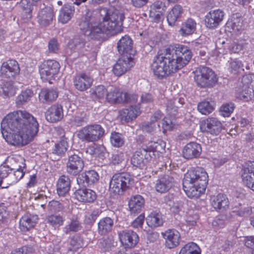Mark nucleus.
I'll return each instance as SVG.
<instances>
[{"label": "nucleus", "instance_id": "nucleus-27", "mask_svg": "<svg viewBox=\"0 0 254 254\" xmlns=\"http://www.w3.org/2000/svg\"><path fill=\"white\" fill-rule=\"evenodd\" d=\"M201 152L199 144L191 142L188 143L184 147L183 155L184 158L190 159L198 157Z\"/></svg>", "mask_w": 254, "mask_h": 254}, {"label": "nucleus", "instance_id": "nucleus-54", "mask_svg": "<svg viewBox=\"0 0 254 254\" xmlns=\"http://www.w3.org/2000/svg\"><path fill=\"white\" fill-rule=\"evenodd\" d=\"M47 210L52 213L62 212L64 209L63 203L59 201L52 200L49 201L47 205Z\"/></svg>", "mask_w": 254, "mask_h": 254}, {"label": "nucleus", "instance_id": "nucleus-25", "mask_svg": "<svg viewBox=\"0 0 254 254\" xmlns=\"http://www.w3.org/2000/svg\"><path fill=\"white\" fill-rule=\"evenodd\" d=\"M174 182L173 177L169 175H164L159 177L155 184V190L160 193L168 191L173 186Z\"/></svg>", "mask_w": 254, "mask_h": 254}, {"label": "nucleus", "instance_id": "nucleus-44", "mask_svg": "<svg viewBox=\"0 0 254 254\" xmlns=\"http://www.w3.org/2000/svg\"><path fill=\"white\" fill-rule=\"evenodd\" d=\"M65 220L64 216L57 214H50L46 218L47 223L55 228L62 226Z\"/></svg>", "mask_w": 254, "mask_h": 254}, {"label": "nucleus", "instance_id": "nucleus-24", "mask_svg": "<svg viewBox=\"0 0 254 254\" xmlns=\"http://www.w3.org/2000/svg\"><path fill=\"white\" fill-rule=\"evenodd\" d=\"M93 81V78L89 74L82 73L75 77L74 85L78 90L83 91L91 86Z\"/></svg>", "mask_w": 254, "mask_h": 254}, {"label": "nucleus", "instance_id": "nucleus-4", "mask_svg": "<svg viewBox=\"0 0 254 254\" xmlns=\"http://www.w3.org/2000/svg\"><path fill=\"white\" fill-rule=\"evenodd\" d=\"M162 54L173 73L186 66L192 57L189 48L180 44L170 46Z\"/></svg>", "mask_w": 254, "mask_h": 254}, {"label": "nucleus", "instance_id": "nucleus-26", "mask_svg": "<svg viewBox=\"0 0 254 254\" xmlns=\"http://www.w3.org/2000/svg\"><path fill=\"white\" fill-rule=\"evenodd\" d=\"M76 199L81 202L91 203L96 198V193L90 189H78L74 192Z\"/></svg>", "mask_w": 254, "mask_h": 254}, {"label": "nucleus", "instance_id": "nucleus-22", "mask_svg": "<svg viewBox=\"0 0 254 254\" xmlns=\"http://www.w3.org/2000/svg\"><path fill=\"white\" fill-rule=\"evenodd\" d=\"M117 48L121 54L128 55L133 58L134 51L132 49V41L128 36L125 35L122 37L118 42Z\"/></svg>", "mask_w": 254, "mask_h": 254}, {"label": "nucleus", "instance_id": "nucleus-12", "mask_svg": "<svg viewBox=\"0 0 254 254\" xmlns=\"http://www.w3.org/2000/svg\"><path fill=\"white\" fill-rule=\"evenodd\" d=\"M36 5L39 8L37 20L41 26H47L51 24L54 17L52 8L45 5L41 0L37 1Z\"/></svg>", "mask_w": 254, "mask_h": 254}, {"label": "nucleus", "instance_id": "nucleus-56", "mask_svg": "<svg viewBox=\"0 0 254 254\" xmlns=\"http://www.w3.org/2000/svg\"><path fill=\"white\" fill-rule=\"evenodd\" d=\"M110 141L111 144L116 147H120L123 146L125 143V140L123 135L121 133L116 132L111 133Z\"/></svg>", "mask_w": 254, "mask_h": 254}, {"label": "nucleus", "instance_id": "nucleus-19", "mask_svg": "<svg viewBox=\"0 0 254 254\" xmlns=\"http://www.w3.org/2000/svg\"><path fill=\"white\" fill-rule=\"evenodd\" d=\"M224 16V12L220 9L211 10L205 16L206 27L210 29L216 28L222 21Z\"/></svg>", "mask_w": 254, "mask_h": 254}, {"label": "nucleus", "instance_id": "nucleus-1", "mask_svg": "<svg viewBox=\"0 0 254 254\" xmlns=\"http://www.w3.org/2000/svg\"><path fill=\"white\" fill-rule=\"evenodd\" d=\"M36 119L25 111L9 113L1 123V133L6 141L13 145H24L31 141L38 131Z\"/></svg>", "mask_w": 254, "mask_h": 254}, {"label": "nucleus", "instance_id": "nucleus-47", "mask_svg": "<svg viewBox=\"0 0 254 254\" xmlns=\"http://www.w3.org/2000/svg\"><path fill=\"white\" fill-rule=\"evenodd\" d=\"M108 87L103 85H98L92 88L90 94L93 98L97 99H106Z\"/></svg>", "mask_w": 254, "mask_h": 254}, {"label": "nucleus", "instance_id": "nucleus-3", "mask_svg": "<svg viewBox=\"0 0 254 254\" xmlns=\"http://www.w3.org/2000/svg\"><path fill=\"white\" fill-rule=\"evenodd\" d=\"M208 182V176L205 170L197 167L189 170L183 182V189L187 196L197 198L203 193Z\"/></svg>", "mask_w": 254, "mask_h": 254}, {"label": "nucleus", "instance_id": "nucleus-64", "mask_svg": "<svg viewBox=\"0 0 254 254\" xmlns=\"http://www.w3.org/2000/svg\"><path fill=\"white\" fill-rule=\"evenodd\" d=\"M144 215L143 214L139 215L131 223V226L134 228H141L144 221Z\"/></svg>", "mask_w": 254, "mask_h": 254}, {"label": "nucleus", "instance_id": "nucleus-21", "mask_svg": "<svg viewBox=\"0 0 254 254\" xmlns=\"http://www.w3.org/2000/svg\"><path fill=\"white\" fill-rule=\"evenodd\" d=\"M254 162L247 163L242 170V181L246 186L252 190V187L254 186Z\"/></svg>", "mask_w": 254, "mask_h": 254}, {"label": "nucleus", "instance_id": "nucleus-8", "mask_svg": "<svg viewBox=\"0 0 254 254\" xmlns=\"http://www.w3.org/2000/svg\"><path fill=\"white\" fill-rule=\"evenodd\" d=\"M197 85L200 87H212L217 82V77L210 68L202 66L196 71L194 77Z\"/></svg>", "mask_w": 254, "mask_h": 254}, {"label": "nucleus", "instance_id": "nucleus-7", "mask_svg": "<svg viewBox=\"0 0 254 254\" xmlns=\"http://www.w3.org/2000/svg\"><path fill=\"white\" fill-rule=\"evenodd\" d=\"M104 128L99 124L87 125L78 131L79 138L87 142H95L105 134Z\"/></svg>", "mask_w": 254, "mask_h": 254}, {"label": "nucleus", "instance_id": "nucleus-16", "mask_svg": "<svg viewBox=\"0 0 254 254\" xmlns=\"http://www.w3.org/2000/svg\"><path fill=\"white\" fill-rule=\"evenodd\" d=\"M20 71L18 63L15 60H8L2 63L0 68V75L3 78L15 77Z\"/></svg>", "mask_w": 254, "mask_h": 254}, {"label": "nucleus", "instance_id": "nucleus-37", "mask_svg": "<svg viewBox=\"0 0 254 254\" xmlns=\"http://www.w3.org/2000/svg\"><path fill=\"white\" fill-rule=\"evenodd\" d=\"M58 96V92L53 89L44 88L39 93V100L43 103L53 102Z\"/></svg>", "mask_w": 254, "mask_h": 254}, {"label": "nucleus", "instance_id": "nucleus-17", "mask_svg": "<svg viewBox=\"0 0 254 254\" xmlns=\"http://www.w3.org/2000/svg\"><path fill=\"white\" fill-rule=\"evenodd\" d=\"M99 178V175L95 171L89 170L79 174L76 181L80 187L86 188L96 183Z\"/></svg>", "mask_w": 254, "mask_h": 254}, {"label": "nucleus", "instance_id": "nucleus-45", "mask_svg": "<svg viewBox=\"0 0 254 254\" xmlns=\"http://www.w3.org/2000/svg\"><path fill=\"white\" fill-rule=\"evenodd\" d=\"M143 146L148 154H150L151 152L154 151L161 152L164 150L165 145L163 141L158 140L157 141H150L147 145Z\"/></svg>", "mask_w": 254, "mask_h": 254}, {"label": "nucleus", "instance_id": "nucleus-39", "mask_svg": "<svg viewBox=\"0 0 254 254\" xmlns=\"http://www.w3.org/2000/svg\"><path fill=\"white\" fill-rule=\"evenodd\" d=\"M34 95L33 91L32 89L27 88L21 91L16 98L15 103L16 106L21 108L27 104Z\"/></svg>", "mask_w": 254, "mask_h": 254}, {"label": "nucleus", "instance_id": "nucleus-31", "mask_svg": "<svg viewBox=\"0 0 254 254\" xmlns=\"http://www.w3.org/2000/svg\"><path fill=\"white\" fill-rule=\"evenodd\" d=\"M70 188V181L67 176L63 175L58 180L57 185V190L60 196H66Z\"/></svg>", "mask_w": 254, "mask_h": 254}, {"label": "nucleus", "instance_id": "nucleus-58", "mask_svg": "<svg viewBox=\"0 0 254 254\" xmlns=\"http://www.w3.org/2000/svg\"><path fill=\"white\" fill-rule=\"evenodd\" d=\"M234 108V104L230 103L222 106L220 111L224 117H229L233 112Z\"/></svg>", "mask_w": 254, "mask_h": 254}, {"label": "nucleus", "instance_id": "nucleus-51", "mask_svg": "<svg viewBox=\"0 0 254 254\" xmlns=\"http://www.w3.org/2000/svg\"><path fill=\"white\" fill-rule=\"evenodd\" d=\"M105 147L102 145L93 144L87 148V152L89 154L98 157H103L104 156Z\"/></svg>", "mask_w": 254, "mask_h": 254}, {"label": "nucleus", "instance_id": "nucleus-36", "mask_svg": "<svg viewBox=\"0 0 254 254\" xmlns=\"http://www.w3.org/2000/svg\"><path fill=\"white\" fill-rule=\"evenodd\" d=\"M114 220L109 217H105L100 220L98 223V233L102 235H105L112 230Z\"/></svg>", "mask_w": 254, "mask_h": 254}, {"label": "nucleus", "instance_id": "nucleus-41", "mask_svg": "<svg viewBox=\"0 0 254 254\" xmlns=\"http://www.w3.org/2000/svg\"><path fill=\"white\" fill-rule=\"evenodd\" d=\"M140 113V108L137 106H130L128 108L124 109L121 112V116L127 122L135 119Z\"/></svg>", "mask_w": 254, "mask_h": 254}, {"label": "nucleus", "instance_id": "nucleus-20", "mask_svg": "<svg viewBox=\"0 0 254 254\" xmlns=\"http://www.w3.org/2000/svg\"><path fill=\"white\" fill-rule=\"evenodd\" d=\"M163 235L165 240L166 246L168 248L173 249L180 244L181 235L176 229H168L163 234Z\"/></svg>", "mask_w": 254, "mask_h": 254}, {"label": "nucleus", "instance_id": "nucleus-52", "mask_svg": "<svg viewBox=\"0 0 254 254\" xmlns=\"http://www.w3.org/2000/svg\"><path fill=\"white\" fill-rule=\"evenodd\" d=\"M102 212V210L99 208L88 211L85 216V223L87 224H92Z\"/></svg>", "mask_w": 254, "mask_h": 254}, {"label": "nucleus", "instance_id": "nucleus-9", "mask_svg": "<svg viewBox=\"0 0 254 254\" xmlns=\"http://www.w3.org/2000/svg\"><path fill=\"white\" fill-rule=\"evenodd\" d=\"M68 160L66 162V172L71 176H76L81 172L84 166L83 159L77 151L67 152Z\"/></svg>", "mask_w": 254, "mask_h": 254}, {"label": "nucleus", "instance_id": "nucleus-63", "mask_svg": "<svg viewBox=\"0 0 254 254\" xmlns=\"http://www.w3.org/2000/svg\"><path fill=\"white\" fill-rule=\"evenodd\" d=\"M124 159L125 155L123 152L114 154L111 157V161L115 165L121 163Z\"/></svg>", "mask_w": 254, "mask_h": 254}, {"label": "nucleus", "instance_id": "nucleus-14", "mask_svg": "<svg viewBox=\"0 0 254 254\" xmlns=\"http://www.w3.org/2000/svg\"><path fill=\"white\" fill-rule=\"evenodd\" d=\"M134 64L133 58L128 55H123L114 64L113 72L116 76H120L130 70Z\"/></svg>", "mask_w": 254, "mask_h": 254}, {"label": "nucleus", "instance_id": "nucleus-23", "mask_svg": "<svg viewBox=\"0 0 254 254\" xmlns=\"http://www.w3.org/2000/svg\"><path fill=\"white\" fill-rule=\"evenodd\" d=\"M45 117L46 120L50 123L61 121L64 117L63 107L59 104L53 105L47 110Z\"/></svg>", "mask_w": 254, "mask_h": 254}, {"label": "nucleus", "instance_id": "nucleus-32", "mask_svg": "<svg viewBox=\"0 0 254 254\" xmlns=\"http://www.w3.org/2000/svg\"><path fill=\"white\" fill-rule=\"evenodd\" d=\"M144 199L140 195L131 197L128 202V206L131 213H140L144 207Z\"/></svg>", "mask_w": 254, "mask_h": 254}, {"label": "nucleus", "instance_id": "nucleus-18", "mask_svg": "<svg viewBox=\"0 0 254 254\" xmlns=\"http://www.w3.org/2000/svg\"><path fill=\"white\" fill-rule=\"evenodd\" d=\"M201 128L203 131L211 134L217 135L221 131L222 125L221 123L215 118H208L201 123Z\"/></svg>", "mask_w": 254, "mask_h": 254}, {"label": "nucleus", "instance_id": "nucleus-28", "mask_svg": "<svg viewBox=\"0 0 254 254\" xmlns=\"http://www.w3.org/2000/svg\"><path fill=\"white\" fill-rule=\"evenodd\" d=\"M38 220V216L29 213L25 214L19 221V228L22 232H27L34 227Z\"/></svg>", "mask_w": 254, "mask_h": 254}, {"label": "nucleus", "instance_id": "nucleus-15", "mask_svg": "<svg viewBox=\"0 0 254 254\" xmlns=\"http://www.w3.org/2000/svg\"><path fill=\"white\" fill-rule=\"evenodd\" d=\"M121 244L126 248L134 247L138 242V235L131 230H124L118 232Z\"/></svg>", "mask_w": 254, "mask_h": 254}, {"label": "nucleus", "instance_id": "nucleus-29", "mask_svg": "<svg viewBox=\"0 0 254 254\" xmlns=\"http://www.w3.org/2000/svg\"><path fill=\"white\" fill-rule=\"evenodd\" d=\"M151 154H148L142 146L133 154L131 159L132 165L137 168H141L144 165V159H148Z\"/></svg>", "mask_w": 254, "mask_h": 254}, {"label": "nucleus", "instance_id": "nucleus-35", "mask_svg": "<svg viewBox=\"0 0 254 254\" xmlns=\"http://www.w3.org/2000/svg\"><path fill=\"white\" fill-rule=\"evenodd\" d=\"M164 222V220L161 213L157 211L151 212L146 218L147 225L152 228L162 226Z\"/></svg>", "mask_w": 254, "mask_h": 254}, {"label": "nucleus", "instance_id": "nucleus-48", "mask_svg": "<svg viewBox=\"0 0 254 254\" xmlns=\"http://www.w3.org/2000/svg\"><path fill=\"white\" fill-rule=\"evenodd\" d=\"M162 117L163 114L160 111L156 112L150 119V125L144 127V130L151 132L156 129V126L159 127L160 125L158 122Z\"/></svg>", "mask_w": 254, "mask_h": 254}, {"label": "nucleus", "instance_id": "nucleus-30", "mask_svg": "<svg viewBox=\"0 0 254 254\" xmlns=\"http://www.w3.org/2000/svg\"><path fill=\"white\" fill-rule=\"evenodd\" d=\"M211 206L216 210H223L229 206V200L226 195L219 193L216 196H213L211 199Z\"/></svg>", "mask_w": 254, "mask_h": 254}, {"label": "nucleus", "instance_id": "nucleus-11", "mask_svg": "<svg viewBox=\"0 0 254 254\" xmlns=\"http://www.w3.org/2000/svg\"><path fill=\"white\" fill-rule=\"evenodd\" d=\"M151 69L156 76L163 78L173 73L163 54L156 56L151 64Z\"/></svg>", "mask_w": 254, "mask_h": 254}, {"label": "nucleus", "instance_id": "nucleus-53", "mask_svg": "<svg viewBox=\"0 0 254 254\" xmlns=\"http://www.w3.org/2000/svg\"><path fill=\"white\" fill-rule=\"evenodd\" d=\"M81 228L82 226L78 220L77 219H72L68 225L64 227L63 231L66 234H68L70 232H78Z\"/></svg>", "mask_w": 254, "mask_h": 254}, {"label": "nucleus", "instance_id": "nucleus-59", "mask_svg": "<svg viewBox=\"0 0 254 254\" xmlns=\"http://www.w3.org/2000/svg\"><path fill=\"white\" fill-rule=\"evenodd\" d=\"M122 103L134 104L135 103L137 100V96L135 94L124 92L122 93Z\"/></svg>", "mask_w": 254, "mask_h": 254}, {"label": "nucleus", "instance_id": "nucleus-40", "mask_svg": "<svg viewBox=\"0 0 254 254\" xmlns=\"http://www.w3.org/2000/svg\"><path fill=\"white\" fill-rule=\"evenodd\" d=\"M183 9L178 4L175 5L167 16V21L170 26H174L175 22L179 20L183 14Z\"/></svg>", "mask_w": 254, "mask_h": 254}, {"label": "nucleus", "instance_id": "nucleus-34", "mask_svg": "<svg viewBox=\"0 0 254 254\" xmlns=\"http://www.w3.org/2000/svg\"><path fill=\"white\" fill-rule=\"evenodd\" d=\"M108 93L106 96V101L110 103H120L123 102L122 93L120 89L114 86H109L107 89Z\"/></svg>", "mask_w": 254, "mask_h": 254}, {"label": "nucleus", "instance_id": "nucleus-49", "mask_svg": "<svg viewBox=\"0 0 254 254\" xmlns=\"http://www.w3.org/2000/svg\"><path fill=\"white\" fill-rule=\"evenodd\" d=\"M179 254H200V249L195 243L190 242L186 244Z\"/></svg>", "mask_w": 254, "mask_h": 254}, {"label": "nucleus", "instance_id": "nucleus-38", "mask_svg": "<svg viewBox=\"0 0 254 254\" xmlns=\"http://www.w3.org/2000/svg\"><path fill=\"white\" fill-rule=\"evenodd\" d=\"M184 103V100L178 97L168 100L166 104V111L171 116L174 117L178 112V109Z\"/></svg>", "mask_w": 254, "mask_h": 254}, {"label": "nucleus", "instance_id": "nucleus-62", "mask_svg": "<svg viewBox=\"0 0 254 254\" xmlns=\"http://www.w3.org/2000/svg\"><path fill=\"white\" fill-rule=\"evenodd\" d=\"M235 32L240 31L242 28V20L239 18H235L233 21H229L228 23Z\"/></svg>", "mask_w": 254, "mask_h": 254}, {"label": "nucleus", "instance_id": "nucleus-55", "mask_svg": "<svg viewBox=\"0 0 254 254\" xmlns=\"http://www.w3.org/2000/svg\"><path fill=\"white\" fill-rule=\"evenodd\" d=\"M83 243L82 238L78 235L73 236L70 241V247L68 248L69 251L76 252L82 247Z\"/></svg>", "mask_w": 254, "mask_h": 254}, {"label": "nucleus", "instance_id": "nucleus-33", "mask_svg": "<svg viewBox=\"0 0 254 254\" xmlns=\"http://www.w3.org/2000/svg\"><path fill=\"white\" fill-rule=\"evenodd\" d=\"M74 12V7L70 4L64 5L60 10L58 20L63 24L68 22Z\"/></svg>", "mask_w": 254, "mask_h": 254}, {"label": "nucleus", "instance_id": "nucleus-10", "mask_svg": "<svg viewBox=\"0 0 254 254\" xmlns=\"http://www.w3.org/2000/svg\"><path fill=\"white\" fill-rule=\"evenodd\" d=\"M59 63L55 60L44 61L39 67L41 77L43 80H50L57 75L60 70Z\"/></svg>", "mask_w": 254, "mask_h": 254}, {"label": "nucleus", "instance_id": "nucleus-50", "mask_svg": "<svg viewBox=\"0 0 254 254\" xmlns=\"http://www.w3.org/2000/svg\"><path fill=\"white\" fill-rule=\"evenodd\" d=\"M197 110L203 115H208L214 110V103L212 102L203 101L198 103Z\"/></svg>", "mask_w": 254, "mask_h": 254}, {"label": "nucleus", "instance_id": "nucleus-42", "mask_svg": "<svg viewBox=\"0 0 254 254\" xmlns=\"http://www.w3.org/2000/svg\"><path fill=\"white\" fill-rule=\"evenodd\" d=\"M17 88L14 82L9 81L4 82L0 89V95L3 98L10 97L14 96L16 92Z\"/></svg>", "mask_w": 254, "mask_h": 254}, {"label": "nucleus", "instance_id": "nucleus-43", "mask_svg": "<svg viewBox=\"0 0 254 254\" xmlns=\"http://www.w3.org/2000/svg\"><path fill=\"white\" fill-rule=\"evenodd\" d=\"M196 22L192 19H188L182 24L180 33L183 36H187L193 33L196 30Z\"/></svg>", "mask_w": 254, "mask_h": 254}, {"label": "nucleus", "instance_id": "nucleus-60", "mask_svg": "<svg viewBox=\"0 0 254 254\" xmlns=\"http://www.w3.org/2000/svg\"><path fill=\"white\" fill-rule=\"evenodd\" d=\"M165 11V4L161 1H155L150 6V11L164 12Z\"/></svg>", "mask_w": 254, "mask_h": 254}, {"label": "nucleus", "instance_id": "nucleus-5", "mask_svg": "<svg viewBox=\"0 0 254 254\" xmlns=\"http://www.w3.org/2000/svg\"><path fill=\"white\" fill-rule=\"evenodd\" d=\"M25 174L22 166L1 165L0 166V187L6 189L21 179Z\"/></svg>", "mask_w": 254, "mask_h": 254}, {"label": "nucleus", "instance_id": "nucleus-6", "mask_svg": "<svg viewBox=\"0 0 254 254\" xmlns=\"http://www.w3.org/2000/svg\"><path fill=\"white\" fill-rule=\"evenodd\" d=\"M133 183V179L127 173L114 174L112 177L109 186L110 193L114 195L121 194Z\"/></svg>", "mask_w": 254, "mask_h": 254}, {"label": "nucleus", "instance_id": "nucleus-61", "mask_svg": "<svg viewBox=\"0 0 254 254\" xmlns=\"http://www.w3.org/2000/svg\"><path fill=\"white\" fill-rule=\"evenodd\" d=\"M198 219V217L196 214L189 212L186 216L185 221L188 226H192L196 224Z\"/></svg>", "mask_w": 254, "mask_h": 254}, {"label": "nucleus", "instance_id": "nucleus-2", "mask_svg": "<svg viewBox=\"0 0 254 254\" xmlns=\"http://www.w3.org/2000/svg\"><path fill=\"white\" fill-rule=\"evenodd\" d=\"M99 13L102 21L99 23L95 22L89 12L82 18L79 25L81 29L85 30L86 36L92 39L100 40L122 32L125 18L123 13L117 9L103 8L100 9Z\"/></svg>", "mask_w": 254, "mask_h": 254}, {"label": "nucleus", "instance_id": "nucleus-57", "mask_svg": "<svg viewBox=\"0 0 254 254\" xmlns=\"http://www.w3.org/2000/svg\"><path fill=\"white\" fill-rule=\"evenodd\" d=\"M228 63L229 71L234 74L238 73L243 66L241 61L238 59H231L230 60L228 61Z\"/></svg>", "mask_w": 254, "mask_h": 254}, {"label": "nucleus", "instance_id": "nucleus-46", "mask_svg": "<svg viewBox=\"0 0 254 254\" xmlns=\"http://www.w3.org/2000/svg\"><path fill=\"white\" fill-rule=\"evenodd\" d=\"M68 146L66 138H62L59 142L55 144V147L53 149L52 154L61 157L65 153Z\"/></svg>", "mask_w": 254, "mask_h": 254}, {"label": "nucleus", "instance_id": "nucleus-13", "mask_svg": "<svg viewBox=\"0 0 254 254\" xmlns=\"http://www.w3.org/2000/svg\"><path fill=\"white\" fill-rule=\"evenodd\" d=\"M251 74L244 75L241 80L243 84V90L238 97L244 101H248L254 97V79Z\"/></svg>", "mask_w": 254, "mask_h": 254}]
</instances>
